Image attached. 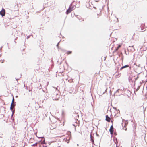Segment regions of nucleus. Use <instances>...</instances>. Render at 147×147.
<instances>
[{
  "mask_svg": "<svg viewBox=\"0 0 147 147\" xmlns=\"http://www.w3.org/2000/svg\"><path fill=\"white\" fill-rule=\"evenodd\" d=\"M59 97V96L56 92H55L53 94V99L55 100H58Z\"/></svg>",
  "mask_w": 147,
  "mask_h": 147,
  "instance_id": "1",
  "label": "nucleus"
},
{
  "mask_svg": "<svg viewBox=\"0 0 147 147\" xmlns=\"http://www.w3.org/2000/svg\"><path fill=\"white\" fill-rule=\"evenodd\" d=\"M111 21L115 22H118V19L114 16H111Z\"/></svg>",
  "mask_w": 147,
  "mask_h": 147,
  "instance_id": "2",
  "label": "nucleus"
},
{
  "mask_svg": "<svg viewBox=\"0 0 147 147\" xmlns=\"http://www.w3.org/2000/svg\"><path fill=\"white\" fill-rule=\"evenodd\" d=\"M145 27V24H142L140 26V28H139L138 29L139 30H141L142 32L144 31L145 30H144Z\"/></svg>",
  "mask_w": 147,
  "mask_h": 147,
  "instance_id": "3",
  "label": "nucleus"
},
{
  "mask_svg": "<svg viewBox=\"0 0 147 147\" xmlns=\"http://www.w3.org/2000/svg\"><path fill=\"white\" fill-rule=\"evenodd\" d=\"M127 123H128L126 122H123L122 123V126L123 128V129L125 130V131H126L127 129L126 127L127 125Z\"/></svg>",
  "mask_w": 147,
  "mask_h": 147,
  "instance_id": "4",
  "label": "nucleus"
},
{
  "mask_svg": "<svg viewBox=\"0 0 147 147\" xmlns=\"http://www.w3.org/2000/svg\"><path fill=\"white\" fill-rule=\"evenodd\" d=\"M105 117V120L109 122H110L111 120V118L108 116V115H106Z\"/></svg>",
  "mask_w": 147,
  "mask_h": 147,
  "instance_id": "5",
  "label": "nucleus"
},
{
  "mask_svg": "<svg viewBox=\"0 0 147 147\" xmlns=\"http://www.w3.org/2000/svg\"><path fill=\"white\" fill-rule=\"evenodd\" d=\"M0 14L2 16H5V10L3 8L2 9V10L0 12Z\"/></svg>",
  "mask_w": 147,
  "mask_h": 147,
  "instance_id": "6",
  "label": "nucleus"
},
{
  "mask_svg": "<svg viewBox=\"0 0 147 147\" xmlns=\"http://www.w3.org/2000/svg\"><path fill=\"white\" fill-rule=\"evenodd\" d=\"M113 125H112L111 126L110 128V129H109V131L111 135H112L113 134Z\"/></svg>",
  "mask_w": 147,
  "mask_h": 147,
  "instance_id": "7",
  "label": "nucleus"
},
{
  "mask_svg": "<svg viewBox=\"0 0 147 147\" xmlns=\"http://www.w3.org/2000/svg\"><path fill=\"white\" fill-rule=\"evenodd\" d=\"M72 10L69 7L66 13L67 14H68L69 13H70Z\"/></svg>",
  "mask_w": 147,
  "mask_h": 147,
  "instance_id": "8",
  "label": "nucleus"
},
{
  "mask_svg": "<svg viewBox=\"0 0 147 147\" xmlns=\"http://www.w3.org/2000/svg\"><path fill=\"white\" fill-rule=\"evenodd\" d=\"M77 121L76 122V124H73V125L75 126V127H76V126H79V123L78 122V123L77 122Z\"/></svg>",
  "mask_w": 147,
  "mask_h": 147,
  "instance_id": "9",
  "label": "nucleus"
},
{
  "mask_svg": "<svg viewBox=\"0 0 147 147\" xmlns=\"http://www.w3.org/2000/svg\"><path fill=\"white\" fill-rule=\"evenodd\" d=\"M15 105L14 104H11V107H10V109L11 110H12L13 108H14Z\"/></svg>",
  "mask_w": 147,
  "mask_h": 147,
  "instance_id": "10",
  "label": "nucleus"
},
{
  "mask_svg": "<svg viewBox=\"0 0 147 147\" xmlns=\"http://www.w3.org/2000/svg\"><path fill=\"white\" fill-rule=\"evenodd\" d=\"M129 67V66L128 65H126L124 66H123L121 68H120V70H121L122 69H123V68H126V67Z\"/></svg>",
  "mask_w": 147,
  "mask_h": 147,
  "instance_id": "11",
  "label": "nucleus"
},
{
  "mask_svg": "<svg viewBox=\"0 0 147 147\" xmlns=\"http://www.w3.org/2000/svg\"><path fill=\"white\" fill-rule=\"evenodd\" d=\"M121 47V45H119L116 48L115 51H117L119 48H120Z\"/></svg>",
  "mask_w": 147,
  "mask_h": 147,
  "instance_id": "12",
  "label": "nucleus"
},
{
  "mask_svg": "<svg viewBox=\"0 0 147 147\" xmlns=\"http://www.w3.org/2000/svg\"><path fill=\"white\" fill-rule=\"evenodd\" d=\"M69 8L71 9L72 10H73L74 9V6H73L72 5H71L70 7Z\"/></svg>",
  "mask_w": 147,
  "mask_h": 147,
  "instance_id": "13",
  "label": "nucleus"
},
{
  "mask_svg": "<svg viewBox=\"0 0 147 147\" xmlns=\"http://www.w3.org/2000/svg\"><path fill=\"white\" fill-rule=\"evenodd\" d=\"M43 142H44V143H43V142H42V146L43 147H46V144L45 143V140L43 141Z\"/></svg>",
  "mask_w": 147,
  "mask_h": 147,
  "instance_id": "14",
  "label": "nucleus"
},
{
  "mask_svg": "<svg viewBox=\"0 0 147 147\" xmlns=\"http://www.w3.org/2000/svg\"><path fill=\"white\" fill-rule=\"evenodd\" d=\"M66 53L67 55H69V54H71L72 53V51H68L66 52Z\"/></svg>",
  "mask_w": 147,
  "mask_h": 147,
  "instance_id": "15",
  "label": "nucleus"
},
{
  "mask_svg": "<svg viewBox=\"0 0 147 147\" xmlns=\"http://www.w3.org/2000/svg\"><path fill=\"white\" fill-rule=\"evenodd\" d=\"M14 98L13 97V98L12 100V103L11 104H14Z\"/></svg>",
  "mask_w": 147,
  "mask_h": 147,
  "instance_id": "16",
  "label": "nucleus"
},
{
  "mask_svg": "<svg viewBox=\"0 0 147 147\" xmlns=\"http://www.w3.org/2000/svg\"><path fill=\"white\" fill-rule=\"evenodd\" d=\"M84 19L83 18H82L81 20L80 21V22H82V21H84Z\"/></svg>",
  "mask_w": 147,
  "mask_h": 147,
  "instance_id": "17",
  "label": "nucleus"
},
{
  "mask_svg": "<svg viewBox=\"0 0 147 147\" xmlns=\"http://www.w3.org/2000/svg\"><path fill=\"white\" fill-rule=\"evenodd\" d=\"M37 143H35V144H33V146H37Z\"/></svg>",
  "mask_w": 147,
  "mask_h": 147,
  "instance_id": "18",
  "label": "nucleus"
},
{
  "mask_svg": "<svg viewBox=\"0 0 147 147\" xmlns=\"http://www.w3.org/2000/svg\"><path fill=\"white\" fill-rule=\"evenodd\" d=\"M134 136H136V132H135L134 131Z\"/></svg>",
  "mask_w": 147,
  "mask_h": 147,
  "instance_id": "19",
  "label": "nucleus"
},
{
  "mask_svg": "<svg viewBox=\"0 0 147 147\" xmlns=\"http://www.w3.org/2000/svg\"><path fill=\"white\" fill-rule=\"evenodd\" d=\"M69 82H73V80H69Z\"/></svg>",
  "mask_w": 147,
  "mask_h": 147,
  "instance_id": "20",
  "label": "nucleus"
},
{
  "mask_svg": "<svg viewBox=\"0 0 147 147\" xmlns=\"http://www.w3.org/2000/svg\"><path fill=\"white\" fill-rule=\"evenodd\" d=\"M113 121H114V120L113 119H112L111 120V122L112 123L113 125Z\"/></svg>",
  "mask_w": 147,
  "mask_h": 147,
  "instance_id": "21",
  "label": "nucleus"
},
{
  "mask_svg": "<svg viewBox=\"0 0 147 147\" xmlns=\"http://www.w3.org/2000/svg\"><path fill=\"white\" fill-rule=\"evenodd\" d=\"M59 43H58L57 44V47H58V46H59Z\"/></svg>",
  "mask_w": 147,
  "mask_h": 147,
  "instance_id": "22",
  "label": "nucleus"
},
{
  "mask_svg": "<svg viewBox=\"0 0 147 147\" xmlns=\"http://www.w3.org/2000/svg\"><path fill=\"white\" fill-rule=\"evenodd\" d=\"M1 63H3L4 62H3V61H1Z\"/></svg>",
  "mask_w": 147,
  "mask_h": 147,
  "instance_id": "23",
  "label": "nucleus"
},
{
  "mask_svg": "<svg viewBox=\"0 0 147 147\" xmlns=\"http://www.w3.org/2000/svg\"><path fill=\"white\" fill-rule=\"evenodd\" d=\"M50 128L51 129H54V128H51V127H50Z\"/></svg>",
  "mask_w": 147,
  "mask_h": 147,
  "instance_id": "24",
  "label": "nucleus"
},
{
  "mask_svg": "<svg viewBox=\"0 0 147 147\" xmlns=\"http://www.w3.org/2000/svg\"><path fill=\"white\" fill-rule=\"evenodd\" d=\"M13 114H14V113H13L12 114V116H13Z\"/></svg>",
  "mask_w": 147,
  "mask_h": 147,
  "instance_id": "25",
  "label": "nucleus"
},
{
  "mask_svg": "<svg viewBox=\"0 0 147 147\" xmlns=\"http://www.w3.org/2000/svg\"><path fill=\"white\" fill-rule=\"evenodd\" d=\"M24 49H24H24H23V50H24Z\"/></svg>",
  "mask_w": 147,
  "mask_h": 147,
  "instance_id": "26",
  "label": "nucleus"
}]
</instances>
